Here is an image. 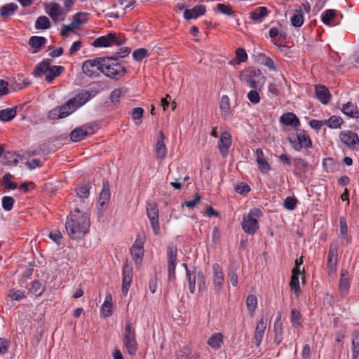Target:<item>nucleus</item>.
I'll return each instance as SVG.
<instances>
[{
  "mask_svg": "<svg viewBox=\"0 0 359 359\" xmlns=\"http://www.w3.org/2000/svg\"><path fill=\"white\" fill-rule=\"evenodd\" d=\"M125 90L121 88L115 89L112 91L110 95V98L112 102H118L120 97L123 95Z\"/></svg>",
  "mask_w": 359,
  "mask_h": 359,
  "instance_id": "59",
  "label": "nucleus"
},
{
  "mask_svg": "<svg viewBox=\"0 0 359 359\" xmlns=\"http://www.w3.org/2000/svg\"><path fill=\"white\" fill-rule=\"evenodd\" d=\"M213 269V283L217 290H219L224 282V278L222 267L218 264H214Z\"/></svg>",
  "mask_w": 359,
  "mask_h": 359,
  "instance_id": "19",
  "label": "nucleus"
},
{
  "mask_svg": "<svg viewBox=\"0 0 359 359\" xmlns=\"http://www.w3.org/2000/svg\"><path fill=\"white\" fill-rule=\"evenodd\" d=\"M50 27V20L44 15L39 17L35 22V27L38 29H48Z\"/></svg>",
  "mask_w": 359,
  "mask_h": 359,
  "instance_id": "45",
  "label": "nucleus"
},
{
  "mask_svg": "<svg viewBox=\"0 0 359 359\" xmlns=\"http://www.w3.org/2000/svg\"><path fill=\"white\" fill-rule=\"evenodd\" d=\"M297 139L292 140L289 139L290 142L294 149L299 151L303 147H311L312 145L311 140L308 134L304 130H299L297 132Z\"/></svg>",
  "mask_w": 359,
  "mask_h": 359,
  "instance_id": "12",
  "label": "nucleus"
},
{
  "mask_svg": "<svg viewBox=\"0 0 359 359\" xmlns=\"http://www.w3.org/2000/svg\"><path fill=\"white\" fill-rule=\"evenodd\" d=\"M64 70L62 66H50L46 76V80L51 82L55 77L58 76Z\"/></svg>",
  "mask_w": 359,
  "mask_h": 359,
  "instance_id": "34",
  "label": "nucleus"
},
{
  "mask_svg": "<svg viewBox=\"0 0 359 359\" xmlns=\"http://www.w3.org/2000/svg\"><path fill=\"white\" fill-rule=\"evenodd\" d=\"M133 278V268L128 263L125 264L123 271L122 292L127 295Z\"/></svg>",
  "mask_w": 359,
  "mask_h": 359,
  "instance_id": "18",
  "label": "nucleus"
},
{
  "mask_svg": "<svg viewBox=\"0 0 359 359\" xmlns=\"http://www.w3.org/2000/svg\"><path fill=\"white\" fill-rule=\"evenodd\" d=\"M256 161L258 164L259 170L262 173H267L270 170V165L266 161L263 151L261 149L256 150Z\"/></svg>",
  "mask_w": 359,
  "mask_h": 359,
  "instance_id": "24",
  "label": "nucleus"
},
{
  "mask_svg": "<svg viewBox=\"0 0 359 359\" xmlns=\"http://www.w3.org/2000/svg\"><path fill=\"white\" fill-rule=\"evenodd\" d=\"M17 9L18 5L16 4H7L0 8V15L4 18H6L13 15Z\"/></svg>",
  "mask_w": 359,
  "mask_h": 359,
  "instance_id": "31",
  "label": "nucleus"
},
{
  "mask_svg": "<svg viewBox=\"0 0 359 359\" xmlns=\"http://www.w3.org/2000/svg\"><path fill=\"white\" fill-rule=\"evenodd\" d=\"M14 199L11 196H4L2 198V207L6 211H9L13 208Z\"/></svg>",
  "mask_w": 359,
  "mask_h": 359,
  "instance_id": "54",
  "label": "nucleus"
},
{
  "mask_svg": "<svg viewBox=\"0 0 359 359\" xmlns=\"http://www.w3.org/2000/svg\"><path fill=\"white\" fill-rule=\"evenodd\" d=\"M240 79L246 83L249 87L261 90L266 82V78L259 69H247L241 72Z\"/></svg>",
  "mask_w": 359,
  "mask_h": 359,
  "instance_id": "4",
  "label": "nucleus"
},
{
  "mask_svg": "<svg viewBox=\"0 0 359 359\" xmlns=\"http://www.w3.org/2000/svg\"><path fill=\"white\" fill-rule=\"evenodd\" d=\"M220 110L222 116L224 118L227 117L231 113L230 100L227 95H223L220 101Z\"/></svg>",
  "mask_w": 359,
  "mask_h": 359,
  "instance_id": "33",
  "label": "nucleus"
},
{
  "mask_svg": "<svg viewBox=\"0 0 359 359\" xmlns=\"http://www.w3.org/2000/svg\"><path fill=\"white\" fill-rule=\"evenodd\" d=\"M123 39L120 35L109 33L107 36H100L96 39L93 44L95 47H108L113 45L121 46L124 43Z\"/></svg>",
  "mask_w": 359,
  "mask_h": 359,
  "instance_id": "7",
  "label": "nucleus"
},
{
  "mask_svg": "<svg viewBox=\"0 0 359 359\" xmlns=\"http://www.w3.org/2000/svg\"><path fill=\"white\" fill-rule=\"evenodd\" d=\"M177 249L175 246H170L167 250L168 278L172 280L175 277V266Z\"/></svg>",
  "mask_w": 359,
  "mask_h": 359,
  "instance_id": "14",
  "label": "nucleus"
},
{
  "mask_svg": "<svg viewBox=\"0 0 359 359\" xmlns=\"http://www.w3.org/2000/svg\"><path fill=\"white\" fill-rule=\"evenodd\" d=\"M262 215L259 208H253L244 217L242 222V227L244 231L248 234H254L259 228L257 219Z\"/></svg>",
  "mask_w": 359,
  "mask_h": 359,
  "instance_id": "5",
  "label": "nucleus"
},
{
  "mask_svg": "<svg viewBox=\"0 0 359 359\" xmlns=\"http://www.w3.org/2000/svg\"><path fill=\"white\" fill-rule=\"evenodd\" d=\"M259 13L251 12L250 13V18L254 21L260 20L262 18L266 17L268 15V9L265 6L259 8Z\"/></svg>",
  "mask_w": 359,
  "mask_h": 359,
  "instance_id": "47",
  "label": "nucleus"
},
{
  "mask_svg": "<svg viewBox=\"0 0 359 359\" xmlns=\"http://www.w3.org/2000/svg\"><path fill=\"white\" fill-rule=\"evenodd\" d=\"M147 215L154 233L158 235L160 233V226L158 222V209L156 203H149L147 205Z\"/></svg>",
  "mask_w": 359,
  "mask_h": 359,
  "instance_id": "11",
  "label": "nucleus"
},
{
  "mask_svg": "<svg viewBox=\"0 0 359 359\" xmlns=\"http://www.w3.org/2000/svg\"><path fill=\"white\" fill-rule=\"evenodd\" d=\"M12 175L10 173H6L2 177L1 184L5 189H15L18 187L16 182L11 181Z\"/></svg>",
  "mask_w": 359,
  "mask_h": 359,
  "instance_id": "44",
  "label": "nucleus"
},
{
  "mask_svg": "<svg viewBox=\"0 0 359 359\" xmlns=\"http://www.w3.org/2000/svg\"><path fill=\"white\" fill-rule=\"evenodd\" d=\"M217 9L219 12L223 14H226L228 15H232L233 14V11L231 8L226 4H217Z\"/></svg>",
  "mask_w": 359,
  "mask_h": 359,
  "instance_id": "61",
  "label": "nucleus"
},
{
  "mask_svg": "<svg viewBox=\"0 0 359 359\" xmlns=\"http://www.w3.org/2000/svg\"><path fill=\"white\" fill-rule=\"evenodd\" d=\"M223 342L222 333H216L212 335L208 340V344L213 348H219Z\"/></svg>",
  "mask_w": 359,
  "mask_h": 359,
  "instance_id": "36",
  "label": "nucleus"
},
{
  "mask_svg": "<svg viewBox=\"0 0 359 359\" xmlns=\"http://www.w3.org/2000/svg\"><path fill=\"white\" fill-rule=\"evenodd\" d=\"M231 135L229 132H223L218 142V149L222 157L225 158L229 154V149L231 145Z\"/></svg>",
  "mask_w": 359,
  "mask_h": 359,
  "instance_id": "17",
  "label": "nucleus"
},
{
  "mask_svg": "<svg viewBox=\"0 0 359 359\" xmlns=\"http://www.w3.org/2000/svg\"><path fill=\"white\" fill-rule=\"evenodd\" d=\"M130 254L135 265L138 267L142 263L144 255L143 241L141 239L137 238L135 241L130 249Z\"/></svg>",
  "mask_w": 359,
  "mask_h": 359,
  "instance_id": "16",
  "label": "nucleus"
},
{
  "mask_svg": "<svg viewBox=\"0 0 359 359\" xmlns=\"http://www.w3.org/2000/svg\"><path fill=\"white\" fill-rule=\"evenodd\" d=\"M73 21L79 27L82 24L87 21L86 14L85 13H78L74 16Z\"/></svg>",
  "mask_w": 359,
  "mask_h": 359,
  "instance_id": "57",
  "label": "nucleus"
},
{
  "mask_svg": "<svg viewBox=\"0 0 359 359\" xmlns=\"http://www.w3.org/2000/svg\"><path fill=\"white\" fill-rule=\"evenodd\" d=\"M341 141L349 149L359 150V137L357 133L350 130H344L339 135Z\"/></svg>",
  "mask_w": 359,
  "mask_h": 359,
  "instance_id": "10",
  "label": "nucleus"
},
{
  "mask_svg": "<svg viewBox=\"0 0 359 359\" xmlns=\"http://www.w3.org/2000/svg\"><path fill=\"white\" fill-rule=\"evenodd\" d=\"M349 289V275L346 270H341L340 274L339 290L342 294H347Z\"/></svg>",
  "mask_w": 359,
  "mask_h": 359,
  "instance_id": "25",
  "label": "nucleus"
},
{
  "mask_svg": "<svg viewBox=\"0 0 359 359\" xmlns=\"http://www.w3.org/2000/svg\"><path fill=\"white\" fill-rule=\"evenodd\" d=\"M325 125L330 128H339L343 124L342 118L337 116H332L329 119L324 120Z\"/></svg>",
  "mask_w": 359,
  "mask_h": 359,
  "instance_id": "38",
  "label": "nucleus"
},
{
  "mask_svg": "<svg viewBox=\"0 0 359 359\" xmlns=\"http://www.w3.org/2000/svg\"><path fill=\"white\" fill-rule=\"evenodd\" d=\"M76 194L80 198H88L90 194V187L87 184L79 187L76 189Z\"/></svg>",
  "mask_w": 359,
  "mask_h": 359,
  "instance_id": "53",
  "label": "nucleus"
},
{
  "mask_svg": "<svg viewBox=\"0 0 359 359\" xmlns=\"http://www.w3.org/2000/svg\"><path fill=\"white\" fill-rule=\"evenodd\" d=\"M259 61L264 65L266 66L269 69L276 70V67L273 60L269 57H266L264 54H259L258 55Z\"/></svg>",
  "mask_w": 359,
  "mask_h": 359,
  "instance_id": "49",
  "label": "nucleus"
},
{
  "mask_svg": "<svg viewBox=\"0 0 359 359\" xmlns=\"http://www.w3.org/2000/svg\"><path fill=\"white\" fill-rule=\"evenodd\" d=\"M79 28V27L75 24V22L72 21L69 25L63 26L61 29V34L63 36H66L69 32H74Z\"/></svg>",
  "mask_w": 359,
  "mask_h": 359,
  "instance_id": "56",
  "label": "nucleus"
},
{
  "mask_svg": "<svg viewBox=\"0 0 359 359\" xmlns=\"http://www.w3.org/2000/svg\"><path fill=\"white\" fill-rule=\"evenodd\" d=\"M102 57H96L88 60L83 63L82 70L88 76H94L97 74V70H101V60Z\"/></svg>",
  "mask_w": 359,
  "mask_h": 359,
  "instance_id": "13",
  "label": "nucleus"
},
{
  "mask_svg": "<svg viewBox=\"0 0 359 359\" xmlns=\"http://www.w3.org/2000/svg\"><path fill=\"white\" fill-rule=\"evenodd\" d=\"M205 13V6L200 4L191 9H186L184 12V18L186 20L195 19L203 15Z\"/></svg>",
  "mask_w": 359,
  "mask_h": 359,
  "instance_id": "20",
  "label": "nucleus"
},
{
  "mask_svg": "<svg viewBox=\"0 0 359 359\" xmlns=\"http://www.w3.org/2000/svg\"><path fill=\"white\" fill-rule=\"evenodd\" d=\"M184 266L186 268V274L187 278L189 282V289L191 293H194L196 288V281L197 278V273H191L186 264H184Z\"/></svg>",
  "mask_w": 359,
  "mask_h": 359,
  "instance_id": "41",
  "label": "nucleus"
},
{
  "mask_svg": "<svg viewBox=\"0 0 359 359\" xmlns=\"http://www.w3.org/2000/svg\"><path fill=\"white\" fill-rule=\"evenodd\" d=\"M292 25L294 27H301L304 22V15L302 9H297L294 11L292 16L290 18Z\"/></svg>",
  "mask_w": 359,
  "mask_h": 359,
  "instance_id": "35",
  "label": "nucleus"
},
{
  "mask_svg": "<svg viewBox=\"0 0 359 359\" xmlns=\"http://www.w3.org/2000/svg\"><path fill=\"white\" fill-rule=\"evenodd\" d=\"M50 67V64L48 61H42L36 66L33 72L34 76L36 77L40 76L42 74H45L46 76Z\"/></svg>",
  "mask_w": 359,
  "mask_h": 359,
  "instance_id": "32",
  "label": "nucleus"
},
{
  "mask_svg": "<svg viewBox=\"0 0 359 359\" xmlns=\"http://www.w3.org/2000/svg\"><path fill=\"white\" fill-rule=\"evenodd\" d=\"M19 156L12 151H6L4 154V163L7 165H16L18 163Z\"/></svg>",
  "mask_w": 359,
  "mask_h": 359,
  "instance_id": "39",
  "label": "nucleus"
},
{
  "mask_svg": "<svg viewBox=\"0 0 359 359\" xmlns=\"http://www.w3.org/2000/svg\"><path fill=\"white\" fill-rule=\"evenodd\" d=\"M101 61L100 72L106 76L118 80L126 75L127 69L116 57H103Z\"/></svg>",
  "mask_w": 359,
  "mask_h": 359,
  "instance_id": "3",
  "label": "nucleus"
},
{
  "mask_svg": "<svg viewBox=\"0 0 359 359\" xmlns=\"http://www.w3.org/2000/svg\"><path fill=\"white\" fill-rule=\"evenodd\" d=\"M90 98V93L83 91L69 100L65 104L53 108L49 111L48 116L53 120L65 118L86 103Z\"/></svg>",
  "mask_w": 359,
  "mask_h": 359,
  "instance_id": "2",
  "label": "nucleus"
},
{
  "mask_svg": "<svg viewBox=\"0 0 359 359\" xmlns=\"http://www.w3.org/2000/svg\"><path fill=\"white\" fill-rule=\"evenodd\" d=\"M164 139L165 135L161 131L155 147L156 156L160 159H163L167 154V148L164 143Z\"/></svg>",
  "mask_w": 359,
  "mask_h": 359,
  "instance_id": "23",
  "label": "nucleus"
},
{
  "mask_svg": "<svg viewBox=\"0 0 359 359\" xmlns=\"http://www.w3.org/2000/svg\"><path fill=\"white\" fill-rule=\"evenodd\" d=\"M338 248L336 244H331L328 252L327 269L329 275L334 273L337 271Z\"/></svg>",
  "mask_w": 359,
  "mask_h": 359,
  "instance_id": "15",
  "label": "nucleus"
},
{
  "mask_svg": "<svg viewBox=\"0 0 359 359\" xmlns=\"http://www.w3.org/2000/svg\"><path fill=\"white\" fill-rule=\"evenodd\" d=\"M339 224H340V233H341V244L347 245L348 243V236H347L348 229H347L346 222L344 218H343V217L340 218Z\"/></svg>",
  "mask_w": 359,
  "mask_h": 359,
  "instance_id": "40",
  "label": "nucleus"
},
{
  "mask_svg": "<svg viewBox=\"0 0 359 359\" xmlns=\"http://www.w3.org/2000/svg\"><path fill=\"white\" fill-rule=\"evenodd\" d=\"M341 111L349 117L358 118L359 116L357 107L351 102L342 105Z\"/></svg>",
  "mask_w": 359,
  "mask_h": 359,
  "instance_id": "27",
  "label": "nucleus"
},
{
  "mask_svg": "<svg viewBox=\"0 0 359 359\" xmlns=\"http://www.w3.org/2000/svg\"><path fill=\"white\" fill-rule=\"evenodd\" d=\"M44 9L55 23L62 21L65 18L66 13L57 3H45Z\"/></svg>",
  "mask_w": 359,
  "mask_h": 359,
  "instance_id": "8",
  "label": "nucleus"
},
{
  "mask_svg": "<svg viewBox=\"0 0 359 359\" xmlns=\"http://www.w3.org/2000/svg\"><path fill=\"white\" fill-rule=\"evenodd\" d=\"M301 318L302 315L300 312L295 309H292L290 319L294 327H298L302 326Z\"/></svg>",
  "mask_w": 359,
  "mask_h": 359,
  "instance_id": "48",
  "label": "nucleus"
},
{
  "mask_svg": "<svg viewBox=\"0 0 359 359\" xmlns=\"http://www.w3.org/2000/svg\"><path fill=\"white\" fill-rule=\"evenodd\" d=\"M280 121L285 126L296 127L299 125V121L293 113H285L280 116Z\"/></svg>",
  "mask_w": 359,
  "mask_h": 359,
  "instance_id": "26",
  "label": "nucleus"
},
{
  "mask_svg": "<svg viewBox=\"0 0 359 359\" xmlns=\"http://www.w3.org/2000/svg\"><path fill=\"white\" fill-rule=\"evenodd\" d=\"M47 40L45 37L43 36H32L29 41V45L33 48H39L43 46Z\"/></svg>",
  "mask_w": 359,
  "mask_h": 359,
  "instance_id": "43",
  "label": "nucleus"
},
{
  "mask_svg": "<svg viewBox=\"0 0 359 359\" xmlns=\"http://www.w3.org/2000/svg\"><path fill=\"white\" fill-rule=\"evenodd\" d=\"M266 328V321L264 318H261L258 322L255 332V343L257 346H259L263 339L264 334Z\"/></svg>",
  "mask_w": 359,
  "mask_h": 359,
  "instance_id": "21",
  "label": "nucleus"
},
{
  "mask_svg": "<svg viewBox=\"0 0 359 359\" xmlns=\"http://www.w3.org/2000/svg\"><path fill=\"white\" fill-rule=\"evenodd\" d=\"M294 161L295 163V166L297 169L303 172H306L309 170V164L304 159L301 158H295L294 159Z\"/></svg>",
  "mask_w": 359,
  "mask_h": 359,
  "instance_id": "50",
  "label": "nucleus"
},
{
  "mask_svg": "<svg viewBox=\"0 0 359 359\" xmlns=\"http://www.w3.org/2000/svg\"><path fill=\"white\" fill-rule=\"evenodd\" d=\"M337 12L333 9H328L322 15V21L326 25H330L331 21L336 18Z\"/></svg>",
  "mask_w": 359,
  "mask_h": 359,
  "instance_id": "46",
  "label": "nucleus"
},
{
  "mask_svg": "<svg viewBox=\"0 0 359 359\" xmlns=\"http://www.w3.org/2000/svg\"><path fill=\"white\" fill-rule=\"evenodd\" d=\"M16 116L15 108H7L0 111V120L10 121Z\"/></svg>",
  "mask_w": 359,
  "mask_h": 359,
  "instance_id": "37",
  "label": "nucleus"
},
{
  "mask_svg": "<svg viewBox=\"0 0 359 359\" xmlns=\"http://www.w3.org/2000/svg\"><path fill=\"white\" fill-rule=\"evenodd\" d=\"M297 199L292 197H287L284 202V206L289 210H292L295 208L297 205Z\"/></svg>",
  "mask_w": 359,
  "mask_h": 359,
  "instance_id": "60",
  "label": "nucleus"
},
{
  "mask_svg": "<svg viewBox=\"0 0 359 359\" xmlns=\"http://www.w3.org/2000/svg\"><path fill=\"white\" fill-rule=\"evenodd\" d=\"M257 305V300L256 296L254 294L249 295L246 299V306L251 316H253Z\"/></svg>",
  "mask_w": 359,
  "mask_h": 359,
  "instance_id": "42",
  "label": "nucleus"
},
{
  "mask_svg": "<svg viewBox=\"0 0 359 359\" xmlns=\"http://www.w3.org/2000/svg\"><path fill=\"white\" fill-rule=\"evenodd\" d=\"M147 56L148 50L145 48H138L133 53V57L136 61H140Z\"/></svg>",
  "mask_w": 359,
  "mask_h": 359,
  "instance_id": "52",
  "label": "nucleus"
},
{
  "mask_svg": "<svg viewBox=\"0 0 359 359\" xmlns=\"http://www.w3.org/2000/svg\"><path fill=\"white\" fill-rule=\"evenodd\" d=\"M95 133V126L91 123L85 124L81 127L75 128L70 133V139L73 142H79L85 139L88 135Z\"/></svg>",
  "mask_w": 359,
  "mask_h": 359,
  "instance_id": "9",
  "label": "nucleus"
},
{
  "mask_svg": "<svg viewBox=\"0 0 359 359\" xmlns=\"http://www.w3.org/2000/svg\"><path fill=\"white\" fill-rule=\"evenodd\" d=\"M315 94L317 99L324 104H327L330 100V93L325 86H316Z\"/></svg>",
  "mask_w": 359,
  "mask_h": 359,
  "instance_id": "22",
  "label": "nucleus"
},
{
  "mask_svg": "<svg viewBox=\"0 0 359 359\" xmlns=\"http://www.w3.org/2000/svg\"><path fill=\"white\" fill-rule=\"evenodd\" d=\"M292 273L290 285L291 289L294 290L296 296H298L300 292L299 276L301 272H298L297 269H292Z\"/></svg>",
  "mask_w": 359,
  "mask_h": 359,
  "instance_id": "29",
  "label": "nucleus"
},
{
  "mask_svg": "<svg viewBox=\"0 0 359 359\" xmlns=\"http://www.w3.org/2000/svg\"><path fill=\"white\" fill-rule=\"evenodd\" d=\"M259 89H253L249 91L248 93V98L252 104H257L260 101V96Z\"/></svg>",
  "mask_w": 359,
  "mask_h": 359,
  "instance_id": "51",
  "label": "nucleus"
},
{
  "mask_svg": "<svg viewBox=\"0 0 359 359\" xmlns=\"http://www.w3.org/2000/svg\"><path fill=\"white\" fill-rule=\"evenodd\" d=\"M235 189L240 194H245L250 191V187L245 183H241L236 187Z\"/></svg>",
  "mask_w": 359,
  "mask_h": 359,
  "instance_id": "63",
  "label": "nucleus"
},
{
  "mask_svg": "<svg viewBox=\"0 0 359 359\" xmlns=\"http://www.w3.org/2000/svg\"><path fill=\"white\" fill-rule=\"evenodd\" d=\"M123 341L127 352L130 355H134L137 349L135 330L130 323L126 325Z\"/></svg>",
  "mask_w": 359,
  "mask_h": 359,
  "instance_id": "6",
  "label": "nucleus"
},
{
  "mask_svg": "<svg viewBox=\"0 0 359 359\" xmlns=\"http://www.w3.org/2000/svg\"><path fill=\"white\" fill-rule=\"evenodd\" d=\"M197 283L198 286L199 290H202L205 288V276L202 271L197 272Z\"/></svg>",
  "mask_w": 359,
  "mask_h": 359,
  "instance_id": "62",
  "label": "nucleus"
},
{
  "mask_svg": "<svg viewBox=\"0 0 359 359\" xmlns=\"http://www.w3.org/2000/svg\"><path fill=\"white\" fill-rule=\"evenodd\" d=\"M49 238L59 245L62 238V233L60 231L55 230L49 233Z\"/></svg>",
  "mask_w": 359,
  "mask_h": 359,
  "instance_id": "64",
  "label": "nucleus"
},
{
  "mask_svg": "<svg viewBox=\"0 0 359 359\" xmlns=\"http://www.w3.org/2000/svg\"><path fill=\"white\" fill-rule=\"evenodd\" d=\"M110 199V191H109V186L108 182H105L103 184V189L100 194L99 197V204L100 206L103 207L107 204Z\"/></svg>",
  "mask_w": 359,
  "mask_h": 359,
  "instance_id": "30",
  "label": "nucleus"
},
{
  "mask_svg": "<svg viewBox=\"0 0 359 359\" xmlns=\"http://www.w3.org/2000/svg\"><path fill=\"white\" fill-rule=\"evenodd\" d=\"M30 292L35 295H40L43 292L41 283L39 281H34L32 283Z\"/></svg>",
  "mask_w": 359,
  "mask_h": 359,
  "instance_id": "58",
  "label": "nucleus"
},
{
  "mask_svg": "<svg viewBox=\"0 0 359 359\" xmlns=\"http://www.w3.org/2000/svg\"><path fill=\"white\" fill-rule=\"evenodd\" d=\"M89 227L88 217L78 209H76L67 217L65 229L72 239H81L88 231Z\"/></svg>",
  "mask_w": 359,
  "mask_h": 359,
  "instance_id": "1",
  "label": "nucleus"
},
{
  "mask_svg": "<svg viewBox=\"0 0 359 359\" xmlns=\"http://www.w3.org/2000/svg\"><path fill=\"white\" fill-rule=\"evenodd\" d=\"M100 313L104 318H107L112 315V297L110 294L106 297V299L101 306Z\"/></svg>",
  "mask_w": 359,
  "mask_h": 359,
  "instance_id": "28",
  "label": "nucleus"
},
{
  "mask_svg": "<svg viewBox=\"0 0 359 359\" xmlns=\"http://www.w3.org/2000/svg\"><path fill=\"white\" fill-rule=\"evenodd\" d=\"M228 278L230 280L231 285L235 287L238 284V275H237V269L231 268L228 272Z\"/></svg>",
  "mask_w": 359,
  "mask_h": 359,
  "instance_id": "55",
  "label": "nucleus"
}]
</instances>
